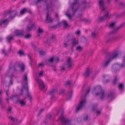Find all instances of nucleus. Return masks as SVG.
Wrapping results in <instances>:
<instances>
[{"label": "nucleus", "instance_id": "63", "mask_svg": "<svg viewBox=\"0 0 125 125\" xmlns=\"http://www.w3.org/2000/svg\"><path fill=\"white\" fill-rule=\"evenodd\" d=\"M55 38V36H54V35H52L51 38L52 40H53V39H54Z\"/></svg>", "mask_w": 125, "mask_h": 125}, {"label": "nucleus", "instance_id": "31", "mask_svg": "<svg viewBox=\"0 0 125 125\" xmlns=\"http://www.w3.org/2000/svg\"><path fill=\"white\" fill-rule=\"evenodd\" d=\"M18 53L19 54L20 56L22 55H24L25 54L23 51L22 50H20L18 52Z\"/></svg>", "mask_w": 125, "mask_h": 125}, {"label": "nucleus", "instance_id": "46", "mask_svg": "<svg viewBox=\"0 0 125 125\" xmlns=\"http://www.w3.org/2000/svg\"><path fill=\"white\" fill-rule=\"evenodd\" d=\"M100 99L101 100H103L104 97V94H100Z\"/></svg>", "mask_w": 125, "mask_h": 125}, {"label": "nucleus", "instance_id": "51", "mask_svg": "<svg viewBox=\"0 0 125 125\" xmlns=\"http://www.w3.org/2000/svg\"><path fill=\"white\" fill-rule=\"evenodd\" d=\"M115 24V23L114 22L112 23H110L109 25V27H113Z\"/></svg>", "mask_w": 125, "mask_h": 125}, {"label": "nucleus", "instance_id": "64", "mask_svg": "<svg viewBox=\"0 0 125 125\" xmlns=\"http://www.w3.org/2000/svg\"><path fill=\"white\" fill-rule=\"evenodd\" d=\"M109 81V79L107 80L106 81H104V83H107Z\"/></svg>", "mask_w": 125, "mask_h": 125}, {"label": "nucleus", "instance_id": "1", "mask_svg": "<svg viewBox=\"0 0 125 125\" xmlns=\"http://www.w3.org/2000/svg\"><path fill=\"white\" fill-rule=\"evenodd\" d=\"M118 55V52L116 51L112 52L107 54L102 63L103 67L105 68L107 67L111 61L117 58Z\"/></svg>", "mask_w": 125, "mask_h": 125}, {"label": "nucleus", "instance_id": "53", "mask_svg": "<svg viewBox=\"0 0 125 125\" xmlns=\"http://www.w3.org/2000/svg\"><path fill=\"white\" fill-rule=\"evenodd\" d=\"M80 31L79 30H77L75 32V34H78L79 35L80 34Z\"/></svg>", "mask_w": 125, "mask_h": 125}, {"label": "nucleus", "instance_id": "22", "mask_svg": "<svg viewBox=\"0 0 125 125\" xmlns=\"http://www.w3.org/2000/svg\"><path fill=\"white\" fill-rule=\"evenodd\" d=\"M118 37H117L112 36L110 37L109 39V41L113 42L117 40Z\"/></svg>", "mask_w": 125, "mask_h": 125}, {"label": "nucleus", "instance_id": "48", "mask_svg": "<svg viewBox=\"0 0 125 125\" xmlns=\"http://www.w3.org/2000/svg\"><path fill=\"white\" fill-rule=\"evenodd\" d=\"M92 36L93 37H95L96 36V34L95 32H92Z\"/></svg>", "mask_w": 125, "mask_h": 125}, {"label": "nucleus", "instance_id": "61", "mask_svg": "<svg viewBox=\"0 0 125 125\" xmlns=\"http://www.w3.org/2000/svg\"><path fill=\"white\" fill-rule=\"evenodd\" d=\"M103 76L104 77H106L107 78H109V79L110 78V77L109 76L107 75H104Z\"/></svg>", "mask_w": 125, "mask_h": 125}, {"label": "nucleus", "instance_id": "35", "mask_svg": "<svg viewBox=\"0 0 125 125\" xmlns=\"http://www.w3.org/2000/svg\"><path fill=\"white\" fill-rule=\"evenodd\" d=\"M21 92L22 93H23V91H26L27 92V94H29V92L28 91V89L27 88V89H23L22 88L21 89Z\"/></svg>", "mask_w": 125, "mask_h": 125}, {"label": "nucleus", "instance_id": "19", "mask_svg": "<svg viewBox=\"0 0 125 125\" xmlns=\"http://www.w3.org/2000/svg\"><path fill=\"white\" fill-rule=\"evenodd\" d=\"M91 73L89 71V68H87L84 74V75L85 76H88Z\"/></svg>", "mask_w": 125, "mask_h": 125}, {"label": "nucleus", "instance_id": "4", "mask_svg": "<svg viewBox=\"0 0 125 125\" xmlns=\"http://www.w3.org/2000/svg\"><path fill=\"white\" fill-rule=\"evenodd\" d=\"M87 94H85V95H84L83 100L81 101L80 102L76 110L77 112L78 111L82 109L83 107V104H85L86 100L85 98L87 96Z\"/></svg>", "mask_w": 125, "mask_h": 125}, {"label": "nucleus", "instance_id": "14", "mask_svg": "<svg viewBox=\"0 0 125 125\" xmlns=\"http://www.w3.org/2000/svg\"><path fill=\"white\" fill-rule=\"evenodd\" d=\"M17 102L21 105V106H25L26 103V101L25 98L23 99L19 100Z\"/></svg>", "mask_w": 125, "mask_h": 125}, {"label": "nucleus", "instance_id": "6", "mask_svg": "<svg viewBox=\"0 0 125 125\" xmlns=\"http://www.w3.org/2000/svg\"><path fill=\"white\" fill-rule=\"evenodd\" d=\"M54 5L52 3V1L51 0H49L47 1L46 4V8L47 10H49L51 11L54 10Z\"/></svg>", "mask_w": 125, "mask_h": 125}, {"label": "nucleus", "instance_id": "28", "mask_svg": "<svg viewBox=\"0 0 125 125\" xmlns=\"http://www.w3.org/2000/svg\"><path fill=\"white\" fill-rule=\"evenodd\" d=\"M58 90L57 89H53L50 91V94H54L57 92Z\"/></svg>", "mask_w": 125, "mask_h": 125}, {"label": "nucleus", "instance_id": "7", "mask_svg": "<svg viewBox=\"0 0 125 125\" xmlns=\"http://www.w3.org/2000/svg\"><path fill=\"white\" fill-rule=\"evenodd\" d=\"M110 17V15L108 12H107L104 15L103 17H100L99 18L98 21L99 22L102 21L107 19H109Z\"/></svg>", "mask_w": 125, "mask_h": 125}, {"label": "nucleus", "instance_id": "38", "mask_svg": "<svg viewBox=\"0 0 125 125\" xmlns=\"http://www.w3.org/2000/svg\"><path fill=\"white\" fill-rule=\"evenodd\" d=\"M31 36V34H27L26 35L24 36V38L26 39H28L30 38Z\"/></svg>", "mask_w": 125, "mask_h": 125}, {"label": "nucleus", "instance_id": "50", "mask_svg": "<svg viewBox=\"0 0 125 125\" xmlns=\"http://www.w3.org/2000/svg\"><path fill=\"white\" fill-rule=\"evenodd\" d=\"M65 90L64 89H61L60 91V94H62L64 93Z\"/></svg>", "mask_w": 125, "mask_h": 125}, {"label": "nucleus", "instance_id": "54", "mask_svg": "<svg viewBox=\"0 0 125 125\" xmlns=\"http://www.w3.org/2000/svg\"><path fill=\"white\" fill-rule=\"evenodd\" d=\"M28 57L29 58V59H30V63L31 64V61H32V58H31V56H30V55H29L28 56Z\"/></svg>", "mask_w": 125, "mask_h": 125}, {"label": "nucleus", "instance_id": "13", "mask_svg": "<svg viewBox=\"0 0 125 125\" xmlns=\"http://www.w3.org/2000/svg\"><path fill=\"white\" fill-rule=\"evenodd\" d=\"M23 83L24 84V86H26L27 87L28 84V80H27V75L26 74H25L23 76Z\"/></svg>", "mask_w": 125, "mask_h": 125}, {"label": "nucleus", "instance_id": "29", "mask_svg": "<svg viewBox=\"0 0 125 125\" xmlns=\"http://www.w3.org/2000/svg\"><path fill=\"white\" fill-rule=\"evenodd\" d=\"M62 23L64 27H66L68 26V24L66 21L63 20L62 21Z\"/></svg>", "mask_w": 125, "mask_h": 125}, {"label": "nucleus", "instance_id": "62", "mask_svg": "<svg viewBox=\"0 0 125 125\" xmlns=\"http://www.w3.org/2000/svg\"><path fill=\"white\" fill-rule=\"evenodd\" d=\"M104 90H101V92L100 94H104Z\"/></svg>", "mask_w": 125, "mask_h": 125}, {"label": "nucleus", "instance_id": "34", "mask_svg": "<svg viewBox=\"0 0 125 125\" xmlns=\"http://www.w3.org/2000/svg\"><path fill=\"white\" fill-rule=\"evenodd\" d=\"M123 85L122 83L119 84L118 85V88L119 89L122 90L123 89Z\"/></svg>", "mask_w": 125, "mask_h": 125}, {"label": "nucleus", "instance_id": "49", "mask_svg": "<svg viewBox=\"0 0 125 125\" xmlns=\"http://www.w3.org/2000/svg\"><path fill=\"white\" fill-rule=\"evenodd\" d=\"M66 15L67 17L69 18L70 20H71V15L70 14H69L67 13L66 14Z\"/></svg>", "mask_w": 125, "mask_h": 125}, {"label": "nucleus", "instance_id": "2", "mask_svg": "<svg viewBox=\"0 0 125 125\" xmlns=\"http://www.w3.org/2000/svg\"><path fill=\"white\" fill-rule=\"evenodd\" d=\"M125 66V55L124 57L123 60L122 64L119 65L117 64H115L113 66V70L115 72L119 71L120 70V67H124Z\"/></svg>", "mask_w": 125, "mask_h": 125}, {"label": "nucleus", "instance_id": "10", "mask_svg": "<svg viewBox=\"0 0 125 125\" xmlns=\"http://www.w3.org/2000/svg\"><path fill=\"white\" fill-rule=\"evenodd\" d=\"M35 80L39 83V86L41 89L42 90L44 88L45 86L44 83L40 79L38 78L35 79Z\"/></svg>", "mask_w": 125, "mask_h": 125}, {"label": "nucleus", "instance_id": "23", "mask_svg": "<svg viewBox=\"0 0 125 125\" xmlns=\"http://www.w3.org/2000/svg\"><path fill=\"white\" fill-rule=\"evenodd\" d=\"M13 38V37L11 35L8 36L6 38L7 42L10 43V41Z\"/></svg>", "mask_w": 125, "mask_h": 125}, {"label": "nucleus", "instance_id": "55", "mask_svg": "<svg viewBox=\"0 0 125 125\" xmlns=\"http://www.w3.org/2000/svg\"><path fill=\"white\" fill-rule=\"evenodd\" d=\"M43 72L42 71H40L39 74V76H41L43 74Z\"/></svg>", "mask_w": 125, "mask_h": 125}, {"label": "nucleus", "instance_id": "36", "mask_svg": "<svg viewBox=\"0 0 125 125\" xmlns=\"http://www.w3.org/2000/svg\"><path fill=\"white\" fill-rule=\"evenodd\" d=\"M76 50L77 51L80 52L82 50V48L81 46H78L76 47Z\"/></svg>", "mask_w": 125, "mask_h": 125}, {"label": "nucleus", "instance_id": "39", "mask_svg": "<svg viewBox=\"0 0 125 125\" xmlns=\"http://www.w3.org/2000/svg\"><path fill=\"white\" fill-rule=\"evenodd\" d=\"M12 109V107L10 106H9L8 108V113H11Z\"/></svg>", "mask_w": 125, "mask_h": 125}, {"label": "nucleus", "instance_id": "43", "mask_svg": "<svg viewBox=\"0 0 125 125\" xmlns=\"http://www.w3.org/2000/svg\"><path fill=\"white\" fill-rule=\"evenodd\" d=\"M117 81V77L116 76L115 77L114 80L113 82V83L114 84H115Z\"/></svg>", "mask_w": 125, "mask_h": 125}, {"label": "nucleus", "instance_id": "59", "mask_svg": "<svg viewBox=\"0 0 125 125\" xmlns=\"http://www.w3.org/2000/svg\"><path fill=\"white\" fill-rule=\"evenodd\" d=\"M44 108L41 109L40 112H39V115L42 112H43L44 111Z\"/></svg>", "mask_w": 125, "mask_h": 125}, {"label": "nucleus", "instance_id": "20", "mask_svg": "<svg viewBox=\"0 0 125 125\" xmlns=\"http://www.w3.org/2000/svg\"><path fill=\"white\" fill-rule=\"evenodd\" d=\"M27 9L26 8H24L22 9H21L20 11V14L21 15H22L24 14L27 11Z\"/></svg>", "mask_w": 125, "mask_h": 125}, {"label": "nucleus", "instance_id": "30", "mask_svg": "<svg viewBox=\"0 0 125 125\" xmlns=\"http://www.w3.org/2000/svg\"><path fill=\"white\" fill-rule=\"evenodd\" d=\"M101 88V87L99 86H96L94 87L93 88V91H95L97 90H98L100 89Z\"/></svg>", "mask_w": 125, "mask_h": 125}, {"label": "nucleus", "instance_id": "9", "mask_svg": "<svg viewBox=\"0 0 125 125\" xmlns=\"http://www.w3.org/2000/svg\"><path fill=\"white\" fill-rule=\"evenodd\" d=\"M72 62L71 61V58L70 57L68 58L66 62L65 66L68 68H71L73 65Z\"/></svg>", "mask_w": 125, "mask_h": 125}, {"label": "nucleus", "instance_id": "17", "mask_svg": "<svg viewBox=\"0 0 125 125\" xmlns=\"http://www.w3.org/2000/svg\"><path fill=\"white\" fill-rule=\"evenodd\" d=\"M34 26V23H30L27 26L26 28V31L28 32L31 31L32 28Z\"/></svg>", "mask_w": 125, "mask_h": 125}, {"label": "nucleus", "instance_id": "33", "mask_svg": "<svg viewBox=\"0 0 125 125\" xmlns=\"http://www.w3.org/2000/svg\"><path fill=\"white\" fill-rule=\"evenodd\" d=\"M26 96L28 98L30 102H31L32 100V97L30 94H26Z\"/></svg>", "mask_w": 125, "mask_h": 125}, {"label": "nucleus", "instance_id": "56", "mask_svg": "<svg viewBox=\"0 0 125 125\" xmlns=\"http://www.w3.org/2000/svg\"><path fill=\"white\" fill-rule=\"evenodd\" d=\"M2 98L1 94H0V104L2 103Z\"/></svg>", "mask_w": 125, "mask_h": 125}, {"label": "nucleus", "instance_id": "40", "mask_svg": "<svg viewBox=\"0 0 125 125\" xmlns=\"http://www.w3.org/2000/svg\"><path fill=\"white\" fill-rule=\"evenodd\" d=\"M82 5H83L84 6H87V5L89 4V3H86V1H84L82 2Z\"/></svg>", "mask_w": 125, "mask_h": 125}, {"label": "nucleus", "instance_id": "57", "mask_svg": "<svg viewBox=\"0 0 125 125\" xmlns=\"http://www.w3.org/2000/svg\"><path fill=\"white\" fill-rule=\"evenodd\" d=\"M113 94H109V95L107 97L108 98H110L111 99L112 98V97L113 96Z\"/></svg>", "mask_w": 125, "mask_h": 125}, {"label": "nucleus", "instance_id": "11", "mask_svg": "<svg viewBox=\"0 0 125 125\" xmlns=\"http://www.w3.org/2000/svg\"><path fill=\"white\" fill-rule=\"evenodd\" d=\"M24 31L23 30H16L15 32V35L16 36L22 37L24 36L23 34Z\"/></svg>", "mask_w": 125, "mask_h": 125}, {"label": "nucleus", "instance_id": "25", "mask_svg": "<svg viewBox=\"0 0 125 125\" xmlns=\"http://www.w3.org/2000/svg\"><path fill=\"white\" fill-rule=\"evenodd\" d=\"M9 71L7 72V75L9 77H12L13 76V74L11 72V70L10 68H9Z\"/></svg>", "mask_w": 125, "mask_h": 125}, {"label": "nucleus", "instance_id": "58", "mask_svg": "<svg viewBox=\"0 0 125 125\" xmlns=\"http://www.w3.org/2000/svg\"><path fill=\"white\" fill-rule=\"evenodd\" d=\"M51 98L52 99H53L55 98V97L54 94H51Z\"/></svg>", "mask_w": 125, "mask_h": 125}, {"label": "nucleus", "instance_id": "5", "mask_svg": "<svg viewBox=\"0 0 125 125\" xmlns=\"http://www.w3.org/2000/svg\"><path fill=\"white\" fill-rule=\"evenodd\" d=\"M17 13V11L15 10L11 11L9 10L5 12L4 14V16H5L6 15L10 14V15L9 17L11 19H12L15 17Z\"/></svg>", "mask_w": 125, "mask_h": 125}, {"label": "nucleus", "instance_id": "42", "mask_svg": "<svg viewBox=\"0 0 125 125\" xmlns=\"http://www.w3.org/2000/svg\"><path fill=\"white\" fill-rule=\"evenodd\" d=\"M72 96V94H68L66 96V99L67 100H69Z\"/></svg>", "mask_w": 125, "mask_h": 125}, {"label": "nucleus", "instance_id": "12", "mask_svg": "<svg viewBox=\"0 0 125 125\" xmlns=\"http://www.w3.org/2000/svg\"><path fill=\"white\" fill-rule=\"evenodd\" d=\"M98 5L100 9L102 10H104L105 8L104 0H99L98 1Z\"/></svg>", "mask_w": 125, "mask_h": 125}, {"label": "nucleus", "instance_id": "37", "mask_svg": "<svg viewBox=\"0 0 125 125\" xmlns=\"http://www.w3.org/2000/svg\"><path fill=\"white\" fill-rule=\"evenodd\" d=\"M123 26V25L122 24L120 26L117 27L116 29L114 31H113V32H112V33H113L117 31L118 30H119V29H120V28H121V27H122Z\"/></svg>", "mask_w": 125, "mask_h": 125}, {"label": "nucleus", "instance_id": "16", "mask_svg": "<svg viewBox=\"0 0 125 125\" xmlns=\"http://www.w3.org/2000/svg\"><path fill=\"white\" fill-rule=\"evenodd\" d=\"M46 20L48 23L52 22L53 21V18L49 16L48 12H47L46 13Z\"/></svg>", "mask_w": 125, "mask_h": 125}, {"label": "nucleus", "instance_id": "32", "mask_svg": "<svg viewBox=\"0 0 125 125\" xmlns=\"http://www.w3.org/2000/svg\"><path fill=\"white\" fill-rule=\"evenodd\" d=\"M53 60V57L51 58H49L47 61L46 62L47 63L48 62H51L52 63Z\"/></svg>", "mask_w": 125, "mask_h": 125}, {"label": "nucleus", "instance_id": "52", "mask_svg": "<svg viewBox=\"0 0 125 125\" xmlns=\"http://www.w3.org/2000/svg\"><path fill=\"white\" fill-rule=\"evenodd\" d=\"M1 52L2 54H4L5 56H6V53H5V50L4 49H2L1 50Z\"/></svg>", "mask_w": 125, "mask_h": 125}, {"label": "nucleus", "instance_id": "24", "mask_svg": "<svg viewBox=\"0 0 125 125\" xmlns=\"http://www.w3.org/2000/svg\"><path fill=\"white\" fill-rule=\"evenodd\" d=\"M9 118L13 122L17 123V122L18 120L17 118H15L12 116H11L9 117Z\"/></svg>", "mask_w": 125, "mask_h": 125}, {"label": "nucleus", "instance_id": "15", "mask_svg": "<svg viewBox=\"0 0 125 125\" xmlns=\"http://www.w3.org/2000/svg\"><path fill=\"white\" fill-rule=\"evenodd\" d=\"M97 104H94L92 106V110L93 111L95 110L97 113V115H98L101 113V111H97Z\"/></svg>", "mask_w": 125, "mask_h": 125}, {"label": "nucleus", "instance_id": "21", "mask_svg": "<svg viewBox=\"0 0 125 125\" xmlns=\"http://www.w3.org/2000/svg\"><path fill=\"white\" fill-rule=\"evenodd\" d=\"M19 67L20 68L21 71L23 72L25 70L24 65L23 64H20L18 65Z\"/></svg>", "mask_w": 125, "mask_h": 125}, {"label": "nucleus", "instance_id": "45", "mask_svg": "<svg viewBox=\"0 0 125 125\" xmlns=\"http://www.w3.org/2000/svg\"><path fill=\"white\" fill-rule=\"evenodd\" d=\"M90 87H89L87 89L86 91V93L85 94H88L90 91Z\"/></svg>", "mask_w": 125, "mask_h": 125}, {"label": "nucleus", "instance_id": "27", "mask_svg": "<svg viewBox=\"0 0 125 125\" xmlns=\"http://www.w3.org/2000/svg\"><path fill=\"white\" fill-rule=\"evenodd\" d=\"M78 43L76 41V39L75 38H74L73 39V41L72 42V44L73 45V47L76 45Z\"/></svg>", "mask_w": 125, "mask_h": 125}, {"label": "nucleus", "instance_id": "3", "mask_svg": "<svg viewBox=\"0 0 125 125\" xmlns=\"http://www.w3.org/2000/svg\"><path fill=\"white\" fill-rule=\"evenodd\" d=\"M73 2L71 5V8L73 11V14H74L75 12L77 10L79 4L78 3V0H74Z\"/></svg>", "mask_w": 125, "mask_h": 125}, {"label": "nucleus", "instance_id": "60", "mask_svg": "<svg viewBox=\"0 0 125 125\" xmlns=\"http://www.w3.org/2000/svg\"><path fill=\"white\" fill-rule=\"evenodd\" d=\"M71 83L69 81H67L66 83V84L67 85H69Z\"/></svg>", "mask_w": 125, "mask_h": 125}, {"label": "nucleus", "instance_id": "18", "mask_svg": "<svg viewBox=\"0 0 125 125\" xmlns=\"http://www.w3.org/2000/svg\"><path fill=\"white\" fill-rule=\"evenodd\" d=\"M10 99L13 101H16L17 102L19 100L18 96L17 94L13 95L10 97Z\"/></svg>", "mask_w": 125, "mask_h": 125}, {"label": "nucleus", "instance_id": "41", "mask_svg": "<svg viewBox=\"0 0 125 125\" xmlns=\"http://www.w3.org/2000/svg\"><path fill=\"white\" fill-rule=\"evenodd\" d=\"M88 118V115H85L83 116V120L85 121H86Z\"/></svg>", "mask_w": 125, "mask_h": 125}, {"label": "nucleus", "instance_id": "44", "mask_svg": "<svg viewBox=\"0 0 125 125\" xmlns=\"http://www.w3.org/2000/svg\"><path fill=\"white\" fill-rule=\"evenodd\" d=\"M40 54L42 56L44 55L45 54V52L42 51H40L39 52Z\"/></svg>", "mask_w": 125, "mask_h": 125}, {"label": "nucleus", "instance_id": "8", "mask_svg": "<svg viewBox=\"0 0 125 125\" xmlns=\"http://www.w3.org/2000/svg\"><path fill=\"white\" fill-rule=\"evenodd\" d=\"M9 22L8 20L7 19L3 20L1 19L0 20V26L5 28Z\"/></svg>", "mask_w": 125, "mask_h": 125}, {"label": "nucleus", "instance_id": "26", "mask_svg": "<svg viewBox=\"0 0 125 125\" xmlns=\"http://www.w3.org/2000/svg\"><path fill=\"white\" fill-rule=\"evenodd\" d=\"M37 32L38 34H41L43 32V30L40 27H39L37 30Z\"/></svg>", "mask_w": 125, "mask_h": 125}, {"label": "nucleus", "instance_id": "47", "mask_svg": "<svg viewBox=\"0 0 125 125\" xmlns=\"http://www.w3.org/2000/svg\"><path fill=\"white\" fill-rule=\"evenodd\" d=\"M119 6L120 7H122L125 6V5L122 3H120L119 4Z\"/></svg>", "mask_w": 125, "mask_h": 125}]
</instances>
